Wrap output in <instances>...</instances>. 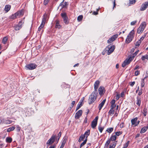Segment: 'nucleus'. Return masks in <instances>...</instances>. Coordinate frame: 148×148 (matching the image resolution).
<instances>
[{
	"label": "nucleus",
	"instance_id": "nucleus-1",
	"mask_svg": "<svg viewBox=\"0 0 148 148\" xmlns=\"http://www.w3.org/2000/svg\"><path fill=\"white\" fill-rule=\"evenodd\" d=\"M97 93V92L94 91L91 94L88 100V103L89 104L92 103L95 100Z\"/></svg>",
	"mask_w": 148,
	"mask_h": 148
},
{
	"label": "nucleus",
	"instance_id": "nucleus-2",
	"mask_svg": "<svg viewBox=\"0 0 148 148\" xmlns=\"http://www.w3.org/2000/svg\"><path fill=\"white\" fill-rule=\"evenodd\" d=\"M134 31L133 30L131 31L129 33L126 39V43H129L132 41L134 37Z\"/></svg>",
	"mask_w": 148,
	"mask_h": 148
},
{
	"label": "nucleus",
	"instance_id": "nucleus-3",
	"mask_svg": "<svg viewBox=\"0 0 148 148\" xmlns=\"http://www.w3.org/2000/svg\"><path fill=\"white\" fill-rule=\"evenodd\" d=\"M146 25V23L145 22H142L137 29V33L138 34L141 33L145 28Z\"/></svg>",
	"mask_w": 148,
	"mask_h": 148
},
{
	"label": "nucleus",
	"instance_id": "nucleus-4",
	"mask_svg": "<svg viewBox=\"0 0 148 148\" xmlns=\"http://www.w3.org/2000/svg\"><path fill=\"white\" fill-rule=\"evenodd\" d=\"M23 14V10H21L17 12L14 14L12 15L11 17L12 18L15 19L16 18H19L20 16H22Z\"/></svg>",
	"mask_w": 148,
	"mask_h": 148
},
{
	"label": "nucleus",
	"instance_id": "nucleus-5",
	"mask_svg": "<svg viewBox=\"0 0 148 148\" xmlns=\"http://www.w3.org/2000/svg\"><path fill=\"white\" fill-rule=\"evenodd\" d=\"M56 136L55 135H53L51 138L47 141V144L48 145L52 144L55 141Z\"/></svg>",
	"mask_w": 148,
	"mask_h": 148
},
{
	"label": "nucleus",
	"instance_id": "nucleus-6",
	"mask_svg": "<svg viewBox=\"0 0 148 148\" xmlns=\"http://www.w3.org/2000/svg\"><path fill=\"white\" fill-rule=\"evenodd\" d=\"M115 48V47L114 45L112 46L110 45L108 46L106 48V50L108 51V55H109L112 53L114 51Z\"/></svg>",
	"mask_w": 148,
	"mask_h": 148
},
{
	"label": "nucleus",
	"instance_id": "nucleus-7",
	"mask_svg": "<svg viewBox=\"0 0 148 148\" xmlns=\"http://www.w3.org/2000/svg\"><path fill=\"white\" fill-rule=\"evenodd\" d=\"M37 67V65L35 64H30L26 65L25 67L27 69L32 70L35 69Z\"/></svg>",
	"mask_w": 148,
	"mask_h": 148
},
{
	"label": "nucleus",
	"instance_id": "nucleus-8",
	"mask_svg": "<svg viewBox=\"0 0 148 148\" xmlns=\"http://www.w3.org/2000/svg\"><path fill=\"white\" fill-rule=\"evenodd\" d=\"M132 58L131 57L129 58L128 59H127L123 62L122 64V66L123 67H125L126 65L129 64L132 61Z\"/></svg>",
	"mask_w": 148,
	"mask_h": 148
},
{
	"label": "nucleus",
	"instance_id": "nucleus-9",
	"mask_svg": "<svg viewBox=\"0 0 148 148\" xmlns=\"http://www.w3.org/2000/svg\"><path fill=\"white\" fill-rule=\"evenodd\" d=\"M98 119V116H97L92 121L91 124V127L92 128H95L97 124V122Z\"/></svg>",
	"mask_w": 148,
	"mask_h": 148
},
{
	"label": "nucleus",
	"instance_id": "nucleus-10",
	"mask_svg": "<svg viewBox=\"0 0 148 148\" xmlns=\"http://www.w3.org/2000/svg\"><path fill=\"white\" fill-rule=\"evenodd\" d=\"M148 6V2H146L143 3L141 5L140 10L141 11H144L145 10Z\"/></svg>",
	"mask_w": 148,
	"mask_h": 148
},
{
	"label": "nucleus",
	"instance_id": "nucleus-11",
	"mask_svg": "<svg viewBox=\"0 0 148 148\" xmlns=\"http://www.w3.org/2000/svg\"><path fill=\"white\" fill-rule=\"evenodd\" d=\"M82 111L80 110L78 111L75 114V118L76 119H78L82 116Z\"/></svg>",
	"mask_w": 148,
	"mask_h": 148
},
{
	"label": "nucleus",
	"instance_id": "nucleus-12",
	"mask_svg": "<svg viewBox=\"0 0 148 148\" xmlns=\"http://www.w3.org/2000/svg\"><path fill=\"white\" fill-rule=\"evenodd\" d=\"M47 19V15L46 14H45L43 15V17L42 19V23L41 24L44 25Z\"/></svg>",
	"mask_w": 148,
	"mask_h": 148
},
{
	"label": "nucleus",
	"instance_id": "nucleus-13",
	"mask_svg": "<svg viewBox=\"0 0 148 148\" xmlns=\"http://www.w3.org/2000/svg\"><path fill=\"white\" fill-rule=\"evenodd\" d=\"M99 84V82L98 80L96 81L94 84V91L97 92V89Z\"/></svg>",
	"mask_w": 148,
	"mask_h": 148
},
{
	"label": "nucleus",
	"instance_id": "nucleus-14",
	"mask_svg": "<svg viewBox=\"0 0 148 148\" xmlns=\"http://www.w3.org/2000/svg\"><path fill=\"white\" fill-rule=\"evenodd\" d=\"M137 117H136L134 119H132L131 120V122L132 125H134V126H136V122L137 121Z\"/></svg>",
	"mask_w": 148,
	"mask_h": 148
},
{
	"label": "nucleus",
	"instance_id": "nucleus-15",
	"mask_svg": "<svg viewBox=\"0 0 148 148\" xmlns=\"http://www.w3.org/2000/svg\"><path fill=\"white\" fill-rule=\"evenodd\" d=\"M98 91L100 95H101L103 94L105 92L104 88L101 86H100L99 88Z\"/></svg>",
	"mask_w": 148,
	"mask_h": 148
},
{
	"label": "nucleus",
	"instance_id": "nucleus-16",
	"mask_svg": "<svg viewBox=\"0 0 148 148\" xmlns=\"http://www.w3.org/2000/svg\"><path fill=\"white\" fill-rule=\"evenodd\" d=\"M106 101V99H104L99 104V110H100L102 108V107L104 105L105 102Z\"/></svg>",
	"mask_w": 148,
	"mask_h": 148
},
{
	"label": "nucleus",
	"instance_id": "nucleus-17",
	"mask_svg": "<svg viewBox=\"0 0 148 148\" xmlns=\"http://www.w3.org/2000/svg\"><path fill=\"white\" fill-rule=\"evenodd\" d=\"M136 103L138 106H140L141 103V98L139 96H137V100L136 101Z\"/></svg>",
	"mask_w": 148,
	"mask_h": 148
},
{
	"label": "nucleus",
	"instance_id": "nucleus-18",
	"mask_svg": "<svg viewBox=\"0 0 148 148\" xmlns=\"http://www.w3.org/2000/svg\"><path fill=\"white\" fill-rule=\"evenodd\" d=\"M21 21H20L18 25H17L15 27V29L16 30H18L21 28Z\"/></svg>",
	"mask_w": 148,
	"mask_h": 148
},
{
	"label": "nucleus",
	"instance_id": "nucleus-19",
	"mask_svg": "<svg viewBox=\"0 0 148 148\" xmlns=\"http://www.w3.org/2000/svg\"><path fill=\"white\" fill-rule=\"evenodd\" d=\"M61 16L63 18V21L66 18L68 19V17L66 15V14L65 12H63L61 14Z\"/></svg>",
	"mask_w": 148,
	"mask_h": 148
},
{
	"label": "nucleus",
	"instance_id": "nucleus-20",
	"mask_svg": "<svg viewBox=\"0 0 148 148\" xmlns=\"http://www.w3.org/2000/svg\"><path fill=\"white\" fill-rule=\"evenodd\" d=\"M56 24L55 25V28H56L60 29L61 27V26L60 25L59 21L58 20H56Z\"/></svg>",
	"mask_w": 148,
	"mask_h": 148
},
{
	"label": "nucleus",
	"instance_id": "nucleus-21",
	"mask_svg": "<svg viewBox=\"0 0 148 148\" xmlns=\"http://www.w3.org/2000/svg\"><path fill=\"white\" fill-rule=\"evenodd\" d=\"M148 128V124L147 127H144L143 128H142L140 130V133H143L145 132L147 129Z\"/></svg>",
	"mask_w": 148,
	"mask_h": 148
},
{
	"label": "nucleus",
	"instance_id": "nucleus-22",
	"mask_svg": "<svg viewBox=\"0 0 148 148\" xmlns=\"http://www.w3.org/2000/svg\"><path fill=\"white\" fill-rule=\"evenodd\" d=\"M10 8L11 6L10 5H6L5 6L4 10L7 12L10 10Z\"/></svg>",
	"mask_w": 148,
	"mask_h": 148
},
{
	"label": "nucleus",
	"instance_id": "nucleus-23",
	"mask_svg": "<svg viewBox=\"0 0 148 148\" xmlns=\"http://www.w3.org/2000/svg\"><path fill=\"white\" fill-rule=\"evenodd\" d=\"M136 0H129V5H133L136 2Z\"/></svg>",
	"mask_w": 148,
	"mask_h": 148
},
{
	"label": "nucleus",
	"instance_id": "nucleus-24",
	"mask_svg": "<svg viewBox=\"0 0 148 148\" xmlns=\"http://www.w3.org/2000/svg\"><path fill=\"white\" fill-rule=\"evenodd\" d=\"M116 137L115 135H112L110 137V140L112 141H114L116 140Z\"/></svg>",
	"mask_w": 148,
	"mask_h": 148
},
{
	"label": "nucleus",
	"instance_id": "nucleus-25",
	"mask_svg": "<svg viewBox=\"0 0 148 148\" xmlns=\"http://www.w3.org/2000/svg\"><path fill=\"white\" fill-rule=\"evenodd\" d=\"M85 135H82L78 140V141L79 142H81L82 140H83L85 138Z\"/></svg>",
	"mask_w": 148,
	"mask_h": 148
},
{
	"label": "nucleus",
	"instance_id": "nucleus-26",
	"mask_svg": "<svg viewBox=\"0 0 148 148\" xmlns=\"http://www.w3.org/2000/svg\"><path fill=\"white\" fill-rule=\"evenodd\" d=\"M8 39V37L7 36L4 37L2 40V42L4 44H5Z\"/></svg>",
	"mask_w": 148,
	"mask_h": 148
},
{
	"label": "nucleus",
	"instance_id": "nucleus-27",
	"mask_svg": "<svg viewBox=\"0 0 148 148\" xmlns=\"http://www.w3.org/2000/svg\"><path fill=\"white\" fill-rule=\"evenodd\" d=\"M90 134V130H88L85 132L84 134V135H85V137H86V139H87L88 136Z\"/></svg>",
	"mask_w": 148,
	"mask_h": 148
},
{
	"label": "nucleus",
	"instance_id": "nucleus-28",
	"mask_svg": "<svg viewBox=\"0 0 148 148\" xmlns=\"http://www.w3.org/2000/svg\"><path fill=\"white\" fill-rule=\"evenodd\" d=\"M15 128V127L14 126H12L10 127L7 130V131L8 132H10L11 131L13 130Z\"/></svg>",
	"mask_w": 148,
	"mask_h": 148
},
{
	"label": "nucleus",
	"instance_id": "nucleus-29",
	"mask_svg": "<svg viewBox=\"0 0 148 148\" xmlns=\"http://www.w3.org/2000/svg\"><path fill=\"white\" fill-rule=\"evenodd\" d=\"M66 141L65 140H64L62 142L60 148H63L65 144Z\"/></svg>",
	"mask_w": 148,
	"mask_h": 148
},
{
	"label": "nucleus",
	"instance_id": "nucleus-30",
	"mask_svg": "<svg viewBox=\"0 0 148 148\" xmlns=\"http://www.w3.org/2000/svg\"><path fill=\"white\" fill-rule=\"evenodd\" d=\"M6 141L7 143H10L12 140V139L11 138L7 137L6 139Z\"/></svg>",
	"mask_w": 148,
	"mask_h": 148
},
{
	"label": "nucleus",
	"instance_id": "nucleus-31",
	"mask_svg": "<svg viewBox=\"0 0 148 148\" xmlns=\"http://www.w3.org/2000/svg\"><path fill=\"white\" fill-rule=\"evenodd\" d=\"M141 59L143 60H144L145 59L148 60V55H146L145 56H143Z\"/></svg>",
	"mask_w": 148,
	"mask_h": 148
},
{
	"label": "nucleus",
	"instance_id": "nucleus-32",
	"mask_svg": "<svg viewBox=\"0 0 148 148\" xmlns=\"http://www.w3.org/2000/svg\"><path fill=\"white\" fill-rule=\"evenodd\" d=\"M87 141V139H86L80 145V148H81L86 143Z\"/></svg>",
	"mask_w": 148,
	"mask_h": 148
},
{
	"label": "nucleus",
	"instance_id": "nucleus-33",
	"mask_svg": "<svg viewBox=\"0 0 148 148\" xmlns=\"http://www.w3.org/2000/svg\"><path fill=\"white\" fill-rule=\"evenodd\" d=\"M114 111V110L113 109H110V110H109L108 112V114L110 115H112L113 114Z\"/></svg>",
	"mask_w": 148,
	"mask_h": 148
},
{
	"label": "nucleus",
	"instance_id": "nucleus-34",
	"mask_svg": "<svg viewBox=\"0 0 148 148\" xmlns=\"http://www.w3.org/2000/svg\"><path fill=\"white\" fill-rule=\"evenodd\" d=\"M118 36V34H116L113 36L111 37L113 39V40H114L117 38Z\"/></svg>",
	"mask_w": 148,
	"mask_h": 148
},
{
	"label": "nucleus",
	"instance_id": "nucleus-35",
	"mask_svg": "<svg viewBox=\"0 0 148 148\" xmlns=\"http://www.w3.org/2000/svg\"><path fill=\"white\" fill-rule=\"evenodd\" d=\"M145 84V82L144 79H142L141 81V87L142 88L143 87Z\"/></svg>",
	"mask_w": 148,
	"mask_h": 148
},
{
	"label": "nucleus",
	"instance_id": "nucleus-36",
	"mask_svg": "<svg viewBox=\"0 0 148 148\" xmlns=\"http://www.w3.org/2000/svg\"><path fill=\"white\" fill-rule=\"evenodd\" d=\"M113 128L111 127V128H108L107 130H106V131H107L109 133H110L111 132H112L113 131Z\"/></svg>",
	"mask_w": 148,
	"mask_h": 148
},
{
	"label": "nucleus",
	"instance_id": "nucleus-37",
	"mask_svg": "<svg viewBox=\"0 0 148 148\" xmlns=\"http://www.w3.org/2000/svg\"><path fill=\"white\" fill-rule=\"evenodd\" d=\"M141 42V41L140 40H138V41L137 42H136V46L138 47L140 45Z\"/></svg>",
	"mask_w": 148,
	"mask_h": 148
},
{
	"label": "nucleus",
	"instance_id": "nucleus-38",
	"mask_svg": "<svg viewBox=\"0 0 148 148\" xmlns=\"http://www.w3.org/2000/svg\"><path fill=\"white\" fill-rule=\"evenodd\" d=\"M83 17V16L82 15H80L77 17V20L79 21H80L82 20Z\"/></svg>",
	"mask_w": 148,
	"mask_h": 148
},
{
	"label": "nucleus",
	"instance_id": "nucleus-39",
	"mask_svg": "<svg viewBox=\"0 0 148 148\" xmlns=\"http://www.w3.org/2000/svg\"><path fill=\"white\" fill-rule=\"evenodd\" d=\"M82 106V103H80L79 104H78L76 107V111L78 110Z\"/></svg>",
	"mask_w": 148,
	"mask_h": 148
},
{
	"label": "nucleus",
	"instance_id": "nucleus-40",
	"mask_svg": "<svg viewBox=\"0 0 148 148\" xmlns=\"http://www.w3.org/2000/svg\"><path fill=\"white\" fill-rule=\"evenodd\" d=\"M129 143V141H127V142L126 143V144H125V145H124L123 148H127L128 147Z\"/></svg>",
	"mask_w": 148,
	"mask_h": 148
},
{
	"label": "nucleus",
	"instance_id": "nucleus-41",
	"mask_svg": "<svg viewBox=\"0 0 148 148\" xmlns=\"http://www.w3.org/2000/svg\"><path fill=\"white\" fill-rule=\"evenodd\" d=\"M114 40H113V39H112V37H111L107 41V42L108 43H110L112 42L113 41H114Z\"/></svg>",
	"mask_w": 148,
	"mask_h": 148
},
{
	"label": "nucleus",
	"instance_id": "nucleus-42",
	"mask_svg": "<svg viewBox=\"0 0 148 148\" xmlns=\"http://www.w3.org/2000/svg\"><path fill=\"white\" fill-rule=\"evenodd\" d=\"M147 109L144 108L143 110V113L144 116H146L147 115Z\"/></svg>",
	"mask_w": 148,
	"mask_h": 148
},
{
	"label": "nucleus",
	"instance_id": "nucleus-43",
	"mask_svg": "<svg viewBox=\"0 0 148 148\" xmlns=\"http://www.w3.org/2000/svg\"><path fill=\"white\" fill-rule=\"evenodd\" d=\"M110 140H108L106 142L105 145L106 147H108L109 144L110 143Z\"/></svg>",
	"mask_w": 148,
	"mask_h": 148
},
{
	"label": "nucleus",
	"instance_id": "nucleus-44",
	"mask_svg": "<svg viewBox=\"0 0 148 148\" xmlns=\"http://www.w3.org/2000/svg\"><path fill=\"white\" fill-rule=\"evenodd\" d=\"M44 25H42V24H41L40 26L38 28V31H40L42 28L44 27Z\"/></svg>",
	"mask_w": 148,
	"mask_h": 148
},
{
	"label": "nucleus",
	"instance_id": "nucleus-45",
	"mask_svg": "<svg viewBox=\"0 0 148 148\" xmlns=\"http://www.w3.org/2000/svg\"><path fill=\"white\" fill-rule=\"evenodd\" d=\"M75 101H73L72 102V103H71V107H70V110H71L73 107L75 103Z\"/></svg>",
	"mask_w": 148,
	"mask_h": 148
},
{
	"label": "nucleus",
	"instance_id": "nucleus-46",
	"mask_svg": "<svg viewBox=\"0 0 148 148\" xmlns=\"http://www.w3.org/2000/svg\"><path fill=\"white\" fill-rule=\"evenodd\" d=\"M137 21L136 20L130 23V25L132 26L134 25L137 23Z\"/></svg>",
	"mask_w": 148,
	"mask_h": 148
},
{
	"label": "nucleus",
	"instance_id": "nucleus-47",
	"mask_svg": "<svg viewBox=\"0 0 148 148\" xmlns=\"http://www.w3.org/2000/svg\"><path fill=\"white\" fill-rule=\"evenodd\" d=\"M98 129L100 132L101 133L104 129V127H98Z\"/></svg>",
	"mask_w": 148,
	"mask_h": 148
},
{
	"label": "nucleus",
	"instance_id": "nucleus-48",
	"mask_svg": "<svg viewBox=\"0 0 148 148\" xmlns=\"http://www.w3.org/2000/svg\"><path fill=\"white\" fill-rule=\"evenodd\" d=\"M122 134V133L121 132L119 131V132H117L115 133V135L116 136H119L120 135Z\"/></svg>",
	"mask_w": 148,
	"mask_h": 148
},
{
	"label": "nucleus",
	"instance_id": "nucleus-49",
	"mask_svg": "<svg viewBox=\"0 0 148 148\" xmlns=\"http://www.w3.org/2000/svg\"><path fill=\"white\" fill-rule=\"evenodd\" d=\"M146 35H147V34H146L145 33L144 35H143L140 39V40L141 41V40H143L144 38H145V37L146 36Z\"/></svg>",
	"mask_w": 148,
	"mask_h": 148
},
{
	"label": "nucleus",
	"instance_id": "nucleus-50",
	"mask_svg": "<svg viewBox=\"0 0 148 148\" xmlns=\"http://www.w3.org/2000/svg\"><path fill=\"white\" fill-rule=\"evenodd\" d=\"M116 106L115 104H111V109H113Z\"/></svg>",
	"mask_w": 148,
	"mask_h": 148
},
{
	"label": "nucleus",
	"instance_id": "nucleus-51",
	"mask_svg": "<svg viewBox=\"0 0 148 148\" xmlns=\"http://www.w3.org/2000/svg\"><path fill=\"white\" fill-rule=\"evenodd\" d=\"M50 0H45L44 2V4L45 5H47L49 2Z\"/></svg>",
	"mask_w": 148,
	"mask_h": 148
},
{
	"label": "nucleus",
	"instance_id": "nucleus-52",
	"mask_svg": "<svg viewBox=\"0 0 148 148\" xmlns=\"http://www.w3.org/2000/svg\"><path fill=\"white\" fill-rule=\"evenodd\" d=\"M143 90V89H142L141 88V89L140 90H139V92L138 93V95L140 96L142 94V93H143V92H142Z\"/></svg>",
	"mask_w": 148,
	"mask_h": 148
},
{
	"label": "nucleus",
	"instance_id": "nucleus-53",
	"mask_svg": "<svg viewBox=\"0 0 148 148\" xmlns=\"http://www.w3.org/2000/svg\"><path fill=\"white\" fill-rule=\"evenodd\" d=\"M67 5V3L66 2H65L64 3L62 6V8H66Z\"/></svg>",
	"mask_w": 148,
	"mask_h": 148
},
{
	"label": "nucleus",
	"instance_id": "nucleus-54",
	"mask_svg": "<svg viewBox=\"0 0 148 148\" xmlns=\"http://www.w3.org/2000/svg\"><path fill=\"white\" fill-rule=\"evenodd\" d=\"M63 21L64 23L66 24H68L69 23L68 18V19L66 18Z\"/></svg>",
	"mask_w": 148,
	"mask_h": 148
},
{
	"label": "nucleus",
	"instance_id": "nucleus-55",
	"mask_svg": "<svg viewBox=\"0 0 148 148\" xmlns=\"http://www.w3.org/2000/svg\"><path fill=\"white\" fill-rule=\"evenodd\" d=\"M120 98V95L119 94H117L116 96V99L117 100H118Z\"/></svg>",
	"mask_w": 148,
	"mask_h": 148
},
{
	"label": "nucleus",
	"instance_id": "nucleus-56",
	"mask_svg": "<svg viewBox=\"0 0 148 148\" xmlns=\"http://www.w3.org/2000/svg\"><path fill=\"white\" fill-rule=\"evenodd\" d=\"M12 121H11L8 120H7L5 121V123L8 124L11 123H12Z\"/></svg>",
	"mask_w": 148,
	"mask_h": 148
},
{
	"label": "nucleus",
	"instance_id": "nucleus-57",
	"mask_svg": "<svg viewBox=\"0 0 148 148\" xmlns=\"http://www.w3.org/2000/svg\"><path fill=\"white\" fill-rule=\"evenodd\" d=\"M140 74V72L138 71H135V76H137Z\"/></svg>",
	"mask_w": 148,
	"mask_h": 148
},
{
	"label": "nucleus",
	"instance_id": "nucleus-58",
	"mask_svg": "<svg viewBox=\"0 0 148 148\" xmlns=\"http://www.w3.org/2000/svg\"><path fill=\"white\" fill-rule=\"evenodd\" d=\"M21 128L18 125H17L16 127V129L18 131H20V130Z\"/></svg>",
	"mask_w": 148,
	"mask_h": 148
},
{
	"label": "nucleus",
	"instance_id": "nucleus-59",
	"mask_svg": "<svg viewBox=\"0 0 148 148\" xmlns=\"http://www.w3.org/2000/svg\"><path fill=\"white\" fill-rule=\"evenodd\" d=\"M115 100L114 99H112L111 102V104H115Z\"/></svg>",
	"mask_w": 148,
	"mask_h": 148
},
{
	"label": "nucleus",
	"instance_id": "nucleus-60",
	"mask_svg": "<svg viewBox=\"0 0 148 148\" xmlns=\"http://www.w3.org/2000/svg\"><path fill=\"white\" fill-rule=\"evenodd\" d=\"M135 83V82H132L130 84V85L131 86H133L134 85V84Z\"/></svg>",
	"mask_w": 148,
	"mask_h": 148
},
{
	"label": "nucleus",
	"instance_id": "nucleus-61",
	"mask_svg": "<svg viewBox=\"0 0 148 148\" xmlns=\"http://www.w3.org/2000/svg\"><path fill=\"white\" fill-rule=\"evenodd\" d=\"M124 123H122L120 125V127H124Z\"/></svg>",
	"mask_w": 148,
	"mask_h": 148
},
{
	"label": "nucleus",
	"instance_id": "nucleus-62",
	"mask_svg": "<svg viewBox=\"0 0 148 148\" xmlns=\"http://www.w3.org/2000/svg\"><path fill=\"white\" fill-rule=\"evenodd\" d=\"M124 95V93L123 92H122L121 94V97H123Z\"/></svg>",
	"mask_w": 148,
	"mask_h": 148
},
{
	"label": "nucleus",
	"instance_id": "nucleus-63",
	"mask_svg": "<svg viewBox=\"0 0 148 148\" xmlns=\"http://www.w3.org/2000/svg\"><path fill=\"white\" fill-rule=\"evenodd\" d=\"M116 143L115 142L113 143V144L112 145V148H114L116 146Z\"/></svg>",
	"mask_w": 148,
	"mask_h": 148
},
{
	"label": "nucleus",
	"instance_id": "nucleus-64",
	"mask_svg": "<svg viewBox=\"0 0 148 148\" xmlns=\"http://www.w3.org/2000/svg\"><path fill=\"white\" fill-rule=\"evenodd\" d=\"M113 4H114V5H113V9L114 8V7H115V6H116V2H115V0H114V3H113Z\"/></svg>",
	"mask_w": 148,
	"mask_h": 148
}]
</instances>
